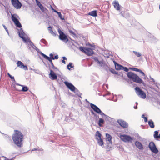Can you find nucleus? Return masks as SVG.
I'll return each instance as SVG.
<instances>
[{"instance_id": "1", "label": "nucleus", "mask_w": 160, "mask_h": 160, "mask_svg": "<svg viewBox=\"0 0 160 160\" xmlns=\"http://www.w3.org/2000/svg\"><path fill=\"white\" fill-rule=\"evenodd\" d=\"M14 132L12 135V138L14 143L18 147H22V141L23 140V134L18 130H15Z\"/></svg>"}, {"instance_id": "2", "label": "nucleus", "mask_w": 160, "mask_h": 160, "mask_svg": "<svg viewBox=\"0 0 160 160\" xmlns=\"http://www.w3.org/2000/svg\"><path fill=\"white\" fill-rule=\"evenodd\" d=\"M90 107L95 112L101 115L102 118H104L108 123L111 122L112 118L105 114L97 106L93 103H91Z\"/></svg>"}, {"instance_id": "3", "label": "nucleus", "mask_w": 160, "mask_h": 160, "mask_svg": "<svg viewBox=\"0 0 160 160\" xmlns=\"http://www.w3.org/2000/svg\"><path fill=\"white\" fill-rule=\"evenodd\" d=\"M127 75L131 82H132L137 83L142 82V79L133 72L131 71L128 72Z\"/></svg>"}, {"instance_id": "4", "label": "nucleus", "mask_w": 160, "mask_h": 160, "mask_svg": "<svg viewBox=\"0 0 160 160\" xmlns=\"http://www.w3.org/2000/svg\"><path fill=\"white\" fill-rule=\"evenodd\" d=\"M11 16L12 20L15 26L18 28L22 27V24L19 20L20 19L19 16L16 13L12 14V13H11Z\"/></svg>"}, {"instance_id": "5", "label": "nucleus", "mask_w": 160, "mask_h": 160, "mask_svg": "<svg viewBox=\"0 0 160 160\" xmlns=\"http://www.w3.org/2000/svg\"><path fill=\"white\" fill-rule=\"evenodd\" d=\"M135 90L137 94L140 98L145 99L146 97V93L139 87H137L135 88Z\"/></svg>"}, {"instance_id": "6", "label": "nucleus", "mask_w": 160, "mask_h": 160, "mask_svg": "<svg viewBox=\"0 0 160 160\" xmlns=\"http://www.w3.org/2000/svg\"><path fill=\"white\" fill-rule=\"evenodd\" d=\"M58 30L59 34V39L65 43H67L68 41V39L67 37V35L59 28H58Z\"/></svg>"}, {"instance_id": "7", "label": "nucleus", "mask_w": 160, "mask_h": 160, "mask_svg": "<svg viewBox=\"0 0 160 160\" xmlns=\"http://www.w3.org/2000/svg\"><path fill=\"white\" fill-rule=\"evenodd\" d=\"M148 148L154 154H157L159 152V151L157 148L156 145L153 141L150 142H149L148 145Z\"/></svg>"}, {"instance_id": "8", "label": "nucleus", "mask_w": 160, "mask_h": 160, "mask_svg": "<svg viewBox=\"0 0 160 160\" xmlns=\"http://www.w3.org/2000/svg\"><path fill=\"white\" fill-rule=\"evenodd\" d=\"M120 138L121 140L124 142H131L133 139V138L131 137L130 135L126 134L121 135Z\"/></svg>"}, {"instance_id": "9", "label": "nucleus", "mask_w": 160, "mask_h": 160, "mask_svg": "<svg viewBox=\"0 0 160 160\" xmlns=\"http://www.w3.org/2000/svg\"><path fill=\"white\" fill-rule=\"evenodd\" d=\"M13 6L16 9H20L22 6V4L19 0H11Z\"/></svg>"}, {"instance_id": "10", "label": "nucleus", "mask_w": 160, "mask_h": 160, "mask_svg": "<svg viewBox=\"0 0 160 160\" xmlns=\"http://www.w3.org/2000/svg\"><path fill=\"white\" fill-rule=\"evenodd\" d=\"M44 58L48 61H51L52 60L58 59V55H56L54 56V54L51 53L49 54V57L45 54Z\"/></svg>"}, {"instance_id": "11", "label": "nucleus", "mask_w": 160, "mask_h": 160, "mask_svg": "<svg viewBox=\"0 0 160 160\" xmlns=\"http://www.w3.org/2000/svg\"><path fill=\"white\" fill-rule=\"evenodd\" d=\"M92 58L94 60L95 63H97L100 66L103 62V60L101 57L93 56Z\"/></svg>"}, {"instance_id": "12", "label": "nucleus", "mask_w": 160, "mask_h": 160, "mask_svg": "<svg viewBox=\"0 0 160 160\" xmlns=\"http://www.w3.org/2000/svg\"><path fill=\"white\" fill-rule=\"evenodd\" d=\"M64 83L67 88L70 89L71 91H74L76 89V87L71 83L67 81H65L64 82Z\"/></svg>"}, {"instance_id": "13", "label": "nucleus", "mask_w": 160, "mask_h": 160, "mask_svg": "<svg viewBox=\"0 0 160 160\" xmlns=\"http://www.w3.org/2000/svg\"><path fill=\"white\" fill-rule=\"evenodd\" d=\"M119 124L123 128H126L128 126V122L122 119H119L117 121Z\"/></svg>"}, {"instance_id": "14", "label": "nucleus", "mask_w": 160, "mask_h": 160, "mask_svg": "<svg viewBox=\"0 0 160 160\" xmlns=\"http://www.w3.org/2000/svg\"><path fill=\"white\" fill-rule=\"evenodd\" d=\"M23 33H22V32L21 31H18V35L19 37L21 38L23 41L25 42V43H29V44H30V43L32 42L30 40V38H28V37H27V38L23 36L24 35H22V34Z\"/></svg>"}, {"instance_id": "15", "label": "nucleus", "mask_w": 160, "mask_h": 160, "mask_svg": "<svg viewBox=\"0 0 160 160\" xmlns=\"http://www.w3.org/2000/svg\"><path fill=\"white\" fill-rule=\"evenodd\" d=\"M49 70L50 71V73L49 74V78L52 80L57 79L58 78L57 75L52 70L50 69Z\"/></svg>"}, {"instance_id": "16", "label": "nucleus", "mask_w": 160, "mask_h": 160, "mask_svg": "<svg viewBox=\"0 0 160 160\" xmlns=\"http://www.w3.org/2000/svg\"><path fill=\"white\" fill-rule=\"evenodd\" d=\"M16 84L17 85L19 86L22 87V88L21 89H19L18 88L16 89V90L17 91L25 92L28 91L29 89L28 88L27 86L22 85L18 83H16Z\"/></svg>"}, {"instance_id": "17", "label": "nucleus", "mask_w": 160, "mask_h": 160, "mask_svg": "<svg viewBox=\"0 0 160 160\" xmlns=\"http://www.w3.org/2000/svg\"><path fill=\"white\" fill-rule=\"evenodd\" d=\"M84 53L88 56L92 55L94 53L93 50L90 48H87Z\"/></svg>"}, {"instance_id": "18", "label": "nucleus", "mask_w": 160, "mask_h": 160, "mask_svg": "<svg viewBox=\"0 0 160 160\" xmlns=\"http://www.w3.org/2000/svg\"><path fill=\"white\" fill-rule=\"evenodd\" d=\"M135 145L137 148L141 150L143 149V146L140 142L136 141L135 142Z\"/></svg>"}, {"instance_id": "19", "label": "nucleus", "mask_w": 160, "mask_h": 160, "mask_svg": "<svg viewBox=\"0 0 160 160\" xmlns=\"http://www.w3.org/2000/svg\"><path fill=\"white\" fill-rule=\"evenodd\" d=\"M112 4L114 8L117 10L119 11L120 10L121 6L117 1H114Z\"/></svg>"}, {"instance_id": "20", "label": "nucleus", "mask_w": 160, "mask_h": 160, "mask_svg": "<svg viewBox=\"0 0 160 160\" xmlns=\"http://www.w3.org/2000/svg\"><path fill=\"white\" fill-rule=\"evenodd\" d=\"M103 118H99V120L98 122V125L99 127H102V125L104 124L105 122V121L104 119Z\"/></svg>"}, {"instance_id": "21", "label": "nucleus", "mask_w": 160, "mask_h": 160, "mask_svg": "<svg viewBox=\"0 0 160 160\" xmlns=\"http://www.w3.org/2000/svg\"><path fill=\"white\" fill-rule=\"evenodd\" d=\"M112 138L111 136L109 134L107 133L106 134V139L108 141L109 143L112 144Z\"/></svg>"}, {"instance_id": "22", "label": "nucleus", "mask_w": 160, "mask_h": 160, "mask_svg": "<svg viewBox=\"0 0 160 160\" xmlns=\"http://www.w3.org/2000/svg\"><path fill=\"white\" fill-rule=\"evenodd\" d=\"M48 30L52 36H56L58 34L56 33V32H54L52 30V28L51 26H49L48 28Z\"/></svg>"}, {"instance_id": "23", "label": "nucleus", "mask_w": 160, "mask_h": 160, "mask_svg": "<svg viewBox=\"0 0 160 160\" xmlns=\"http://www.w3.org/2000/svg\"><path fill=\"white\" fill-rule=\"evenodd\" d=\"M101 67H103L104 69L107 71L108 72L110 68H109L105 63L103 62L101 66Z\"/></svg>"}, {"instance_id": "24", "label": "nucleus", "mask_w": 160, "mask_h": 160, "mask_svg": "<svg viewBox=\"0 0 160 160\" xmlns=\"http://www.w3.org/2000/svg\"><path fill=\"white\" fill-rule=\"evenodd\" d=\"M148 124L149 127L152 128H153L155 127L154 123L153 121L151 119H150L148 121Z\"/></svg>"}, {"instance_id": "25", "label": "nucleus", "mask_w": 160, "mask_h": 160, "mask_svg": "<svg viewBox=\"0 0 160 160\" xmlns=\"http://www.w3.org/2000/svg\"><path fill=\"white\" fill-rule=\"evenodd\" d=\"M88 15L90 16H93V17H96L98 16L97 13V11L93 10L92 11L88 13Z\"/></svg>"}, {"instance_id": "26", "label": "nucleus", "mask_w": 160, "mask_h": 160, "mask_svg": "<svg viewBox=\"0 0 160 160\" xmlns=\"http://www.w3.org/2000/svg\"><path fill=\"white\" fill-rule=\"evenodd\" d=\"M30 47H31L33 49H35L37 47L34 45L33 43L31 42L30 44H28V48L31 52H32V50L31 49V48Z\"/></svg>"}, {"instance_id": "27", "label": "nucleus", "mask_w": 160, "mask_h": 160, "mask_svg": "<svg viewBox=\"0 0 160 160\" xmlns=\"http://www.w3.org/2000/svg\"><path fill=\"white\" fill-rule=\"evenodd\" d=\"M39 8L42 12L45 13H47L48 12V9L45 7H44L42 5Z\"/></svg>"}, {"instance_id": "28", "label": "nucleus", "mask_w": 160, "mask_h": 160, "mask_svg": "<svg viewBox=\"0 0 160 160\" xmlns=\"http://www.w3.org/2000/svg\"><path fill=\"white\" fill-rule=\"evenodd\" d=\"M96 138L97 140L99 146H102L103 145L104 142L102 139L101 138L98 139V138L97 137Z\"/></svg>"}, {"instance_id": "29", "label": "nucleus", "mask_w": 160, "mask_h": 160, "mask_svg": "<svg viewBox=\"0 0 160 160\" xmlns=\"http://www.w3.org/2000/svg\"><path fill=\"white\" fill-rule=\"evenodd\" d=\"M115 67V69L117 70H122V68H123V66L118 63Z\"/></svg>"}, {"instance_id": "30", "label": "nucleus", "mask_w": 160, "mask_h": 160, "mask_svg": "<svg viewBox=\"0 0 160 160\" xmlns=\"http://www.w3.org/2000/svg\"><path fill=\"white\" fill-rule=\"evenodd\" d=\"M159 132L158 131L156 130L154 132L153 137L155 139L158 140V135Z\"/></svg>"}, {"instance_id": "31", "label": "nucleus", "mask_w": 160, "mask_h": 160, "mask_svg": "<svg viewBox=\"0 0 160 160\" xmlns=\"http://www.w3.org/2000/svg\"><path fill=\"white\" fill-rule=\"evenodd\" d=\"M76 94H77L78 97L81 98V95H82V94L76 88L75 89L74 91H73Z\"/></svg>"}, {"instance_id": "32", "label": "nucleus", "mask_w": 160, "mask_h": 160, "mask_svg": "<svg viewBox=\"0 0 160 160\" xmlns=\"http://www.w3.org/2000/svg\"><path fill=\"white\" fill-rule=\"evenodd\" d=\"M48 61H49V62L51 64V65L52 66V69H56V71H59V69L56 67H55L54 66V64H53V63L52 62V60Z\"/></svg>"}, {"instance_id": "33", "label": "nucleus", "mask_w": 160, "mask_h": 160, "mask_svg": "<svg viewBox=\"0 0 160 160\" xmlns=\"http://www.w3.org/2000/svg\"><path fill=\"white\" fill-rule=\"evenodd\" d=\"M150 37L149 40L151 42H155L156 39L155 38L150 34Z\"/></svg>"}, {"instance_id": "34", "label": "nucleus", "mask_w": 160, "mask_h": 160, "mask_svg": "<svg viewBox=\"0 0 160 160\" xmlns=\"http://www.w3.org/2000/svg\"><path fill=\"white\" fill-rule=\"evenodd\" d=\"M109 70L113 74H118V72L116 71L114 69L112 68H110Z\"/></svg>"}, {"instance_id": "35", "label": "nucleus", "mask_w": 160, "mask_h": 160, "mask_svg": "<svg viewBox=\"0 0 160 160\" xmlns=\"http://www.w3.org/2000/svg\"><path fill=\"white\" fill-rule=\"evenodd\" d=\"M24 64L21 61H18L17 62V65L18 67L22 68Z\"/></svg>"}, {"instance_id": "36", "label": "nucleus", "mask_w": 160, "mask_h": 160, "mask_svg": "<svg viewBox=\"0 0 160 160\" xmlns=\"http://www.w3.org/2000/svg\"><path fill=\"white\" fill-rule=\"evenodd\" d=\"M95 136L96 138L98 137V139L101 138L102 135L99 131H97L96 132Z\"/></svg>"}, {"instance_id": "37", "label": "nucleus", "mask_w": 160, "mask_h": 160, "mask_svg": "<svg viewBox=\"0 0 160 160\" xmlns=\"http://www.w3.org/2000/svg\"><path fill=\"white\" fill-rule=\"evenodd\" d=\"M91 112L92 115H93L96 118V120H98L99 118V116L98 115L95 113L92 110H91Z\"/></svg>"}, {"instance_id": "38", "label": "nucleus", "mask_w": 160, "mask_h": 160, "mask_svg": "<svg viewBox=\"0 0 160 160\" xmlns=\"http://www.w3.org/2000/svg\"><path fill=\"white\" fill-rule=\"evenodd\" d=\"M35 49V50H36V51L38 53L40 54V55H42V57H43L44 58L45 54H44V53H42L41 51L39 50V49L37 47Z\"/></svg>"}, {"instance_id": "39", "label": "nucleus", "mask_w": 160, "mask_h": 160, "mask_svg": "<svg viewBox=\"0 0 160 160\" xmlns=\"http://www.w3.org/2000/svg\"><path fill=\"white\" fill-rule=\"evenodd\" d=\"M40 42L43 43L45 45V46H47V45L48 44V42L46 41V40L44 38L40 40Z\"/></svg>"}, {"instance_id": "40", "label": "nucleus", "mask_w": 160, "mask_h": 160, "mask_svg": "<svg viewBox=\"0 0 160 160\" xmlns=\"http://www.w3.org/2000/svg\"><path fill=\"white\" fill-rule=\"evenodd\" d=\"M74 67V66H72V63L71 62H69V64L67 65V68L69 70H71V68H73Z\"/></svg>"}, {"instance_id": "41", "label": "nucleus", "mask_w": 160, "mask_h": 160, "mask_svg": "<svg viewBox=\"0 0 160 160\" xmlns=\"http://www.w3.org/2000/svg\"><path fill=\"white\" fill-rule=\"evenodd\" d=\"M58 16V17L60 18L62 20H64V16H63L61 14L60 12H58L57 13Z\"/></svg>"}, {"instance_id": "42", "label": "nucleus", "mask_w": 160, "mask_h": 160, "mask_svg": "<svg viewBox=\"0 0 160 160\" xmlns=\"http://www.w3.org/2000/svg\"><path fill=\"white\" fill-rule=\"evenodd\" d=\"M65 121L68 122H69L72 121V119L69 116H66L65 119Z\"/></svg>"}, {"instance_id": "43", "label": "nucleus", "mask_w": 160, "mask_h": 160, "mask_svg": "<svg viewBox=\"0 0 160 160\" xmlns=\"http://www.w3.org/2000/svg\"><path fill=\"white\" fill-rule=\"evenodd\" d=\"M86 49H87V48H86V47H82V46H80L79 48V50L80 51L84 52V53L85 52V51Z\"/></svg>"}, {"instance_id": "44", "label": "nucleus", "mask_w": 160, "mask_h": 160, "mask_svg": "<svg viewBox=\"0 0 160 160\" xmlns=\"http://www.w3.org/2000/svg\"><path fill=\"white\" fill-rule=\"evenodd\" d=\"M133 52L138 57H140L141 56L142 54L140 52L136 51H133Z\"/></svg>"}, {"instance_id": "45", "label": "nucleus", "mask_w": 160, "mask_h": 160, "mask_svg": "<svg viewBox=\"0 0 160 160\" xmlns=\"http://www.w3.org/2000/svg\"><path fill=\"white\" fill-rule=\"evenodd\" d=\"M121 77L122 78L124 79V80L127 81V82H128V81L129 80L128 79H127V78H125L124 77H123V74L122 72H118V74H117Z\"/></svg>"}, {"instance_id": "46", "label": "nucleus", "mask_w": 160, "mask_h": 160, "mask_svg": "<svg viewBox=\"0 0 160 160\" xmlns=\"http://www.w3.org/2000/svg\"><path fill=\"white\" fill-rule=\"evenodd\" d=\"M129 68L133 71H134L137 72H138L139 70V69L134 67H129Z\"/></svg>"}, {"instance_id": "47", "label": "nucleus", "mask_w": 160, "mask_h": 160, "mask_svg": "<svg viewBox=\"0 0 160 160\" xmlns=\"http://www.w3.org/2000/svg\"><path fill=\"white\" fill-rule=\"evenodd\" d=\"M106 51H107L108 52V54L107 53H106L105 54L106 55H107L108 54V56H106V57H107V58H109V57L110 55H111V56H112L113 55H112V52L111 51H109V50H106Z\"/></svg>"}, {"instance_id": "48", "label": "nucleus", "mask_w": 160, "mask_h": 160, "mask_svg": "<svg viewBox=\"0 0 160 160\" xmlns=\"http://www.w3.org/2000/svg\"><path fill=\"white\" fill-rule=\"evenodd\" d=\"M69 32L73 35L74 37H75L77 38V36L76 33L72 31L71 30H69Z\"/></svg>"}, {"instance_id": "49", "label": "nucleus", "mask_w": 160, "mask_h": 160, "mask_svg": "<svg viewBox=\"0 0 160 160\" xmlns=\"http://www.w3.org/2000/svg\"><path fill=\"white\" fill-rule=\"evenodd\" d=\"M62 114L61 113L59 112L58 115L57 116V119L60 120L61 119L62 117Z\"/></svg>"}, {"instance_id": "50", "label": "nucleus", "mask_w": 160, "mask_h": 160, "mask_svg": "<svg viewBox=\"0 0 160 160\" xmlns=\"http://www.w3.org/2000/svg\"><path fill=\"white\" fill-rule=\"evenodd\" d=\"M12 84L13 85V87L14 88V89L16 90V89L18 88H17L16 87L15 85H16V83H17L16 82L15 80V81L13 80H12Z\"/></svg>"}, {"instance_id": "51", "label": "nucleus", "mask_w": 160, "mask_h": 160, "mask_svg": "<svg viewBox=\"0 0 160 160\" xmlns=\"http://www.w3.org/2000/svg\"><path fill=\"white\" fill-rule=\"evenodd\" d=\"M122 70H123L124 71L128 72H129L128 68L126 67H124L123 66V68H122Z\"/></svg>"}, {"instance_id": "52", "label": "nucleus", "mask_w": 160, "mask_h": 160, "mask_svg": "<svg viewBox=\"0 0 160 160\" xmlns=\"http://www.w3.org/2000/svg\"><path fill=\"white\" fill-rule=\"evenodd\" d=\"M37 5L39 7L42 5V4L38 0H36Z\"/></svg>"}, {"instance_id": "53", "label": "nucleus", "mask_w": 160, "mask_h": 160, "mask_svg": "<svg viewBox=\"0 0 160 160\" xmlns=\"http://www.w3.org/2000/svg\"><path fill=\"white\" fill-rule=\"evenodd\" d=\"M62 58L63 59L62 61V62L63 63L65 64L66 63V62L65 61V60H67V58H66V57L63 56L62 57Z\"/></svg>"}, {"instance_id": "54", "label": "nucleus", "mask_w": 160, "mask_h": 160, "mask_svg": "<svg viewBox=\"0 0 160 160\" xmlns=\"http://www.w3.org/2000/svg\"><path fill=\"white\" fill-rule=\"evenodd\" d=\"M21 68L25 70H28V68L27 66L26 65H24V64L23 65Z\"/></svg>"}, {"instance_id": "55", "label": "nucleus", "mask_w": 160, "mask_h": 160, "mask_svg": "<svg viewBox=\"0 0 160 160\" xmlns=\"http://www.w3.org/2000/svg\"><path fill=\"white\" fill-rule=\"evenodd\" d=\"M2 157H4L5 158V159L4 160H14L15 159V157H13L12 158H11L9 159L6 157H5L4 156Z\"/></svg>"}, {"instance_id": "56", "label": "nucleus", "mask_w": 160, "mask_h": 160, "mask_svg": "<svg viewBox=\"0 0 160 160\" xmlns=\"http://www.w3.org/2000/svg\"><path fill=\"white\" fill-rule=\"evenodd\" d=\"M140 73H141L143 76H145V74L141 70L139 69L138 72Z\"/></svg>"}, {"instance_id": "57", "label": "nucleus", "mask_w": 160, "mask_h": 160, "mask_svg": "<svg viewBox=\"0 0 160 160\" xmlns=\"http://www.w3.org/2000/svg\"><path fill=\"white\" fill-rule=\"evenodd\" d=\"M2 26H3V27L4 28L6 32L9 34V32H8V29L6 27L4 24L2 25Z\"/></svg>"}, {"instance_id": "58", "label": "nucleus", "mask_w": 160, "mask_h": 160, "mask_svg": "<svg viewBox=\"0 0 160 160\" xmlns=\"http://www.w3.org/2000/svg\"><path fill=\"white\" fill-rule=\"evenodd\" d=\"M51 7V9L52 10V11L53 12H56V13H58V11H57L55 9H54L53 7H52V6L51 5H50Z\"/></svg>"}, {"instance_id": "59", "label": "nucleus", "mask_w": 160, "mask_h": 160, "mask_svg": "<svg viewBox=\"0 0 160 160\" xmlns=\"http://www.w3.org/2000/svg\"><path fill=\"white\" fill-rule=\"evenodd\" d=\"M137 138L138 139H139L140 140H143V138H142L141 136H140L138 134L137 135Z\"/></svg>"}, {"instance_id": "60", "label": "nucleus", "mask_w": 160, "mask_h": 160, "mask_svg": "<svg viewBox=\"0 0 160 160\" xmlns=\"http://www.w3.org/2000/svg\"><path fill=\"white\" fill-rule=\"evenodd\" d=\"M41 150L40 149L37 148H34L32 149V151H40Z\"/></svg>"}, {"instance_id": "61", "label": "nucleus", "mask_w": 160, "mask_h": 160, "mask_svg": "<svg viewBox=\"0 0 160 160\" xmlns=\"http://www.w3.org/2000/svg\"><path fill=\"white\" fill-rule=\"evenodd\" d=\"M20 29V31H21V32H22V33H23L22 34V35H24V32H23V30L22 29V27H21L20 28H19Z\"/></svg>"}, {"instance_id": "62", "label": "nucleus", "mask_w": 160, "mask_h": 160, "mask_svg": "<svg viewBox=\"0 0 160 160\" xmlns=\"http://www.w3.org/2000/svg\"><path fill=\"white\" fill-rule=\"evenodd\" d=\"M139 84H142L143 86H146V83L143 82V81L142 80V82H141L140 83H139Z\"/></svg>"}, {"instance_id": "63", "label": "nucleus", "mask_w": 160, "mask_h": 160, "mask_svg": "<svg viewBox=\"0 0 160 160\" xmlns=\"http://www.w3.org/2000/svg\"><path fill=\"white\" fill-rule=\"evenodd\" d=\"M60 135L63 137H64L66 136V134L65 133H62Z\"/></svg>"}, {"instance_id": "64", "label": "nucleus", "mask_w": 160, "mask_h": 160, "mask_svg": "<svg viewBox=\"0 0 160 160\" xmlns=\"http://www.w3.org/2000/svg\"><path fill=\"white\" fill-rule=\"evenodd\" d=\"M113 62L115 66L118 64V63L116 62L115 60L113 61Z\"/></svg>"}]
</instances>
